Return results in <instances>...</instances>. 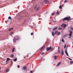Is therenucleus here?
Returning <instances> with one entry per match:
<instances>
[{
	"label": "nucleus",
	"instance_id": "nucleus-1",
	"mask_svg": "<svg viewBox=\"0 0 73 73\" xmlns=\"http://www.w3.org/2000/svg\"><path fill=\"white\" fill-rule=\"evenodd\" d=\"M20 38V37L19 36H15L14 38V39H13V41L15 42H16V41L19 40V39Z\"/></svg>",
	"mask_w": 73,
	"mask_h": 73
},
{
	"label": "nucleus",
	"instance_id": "nucleus-2",
	"mask_svg": "<svg viewBox=\"0 0 73 73\" xmlns=\"http://www.w3.org/2000/svg\"><path fill=\"white\" fill-rule=\"evenodd\" d=\"M70 20V17H65L63 19V21H69Z\"/></svg>",
	"mask_w": 73,
	"mask_h": 73
},
{
	"label": "nucleus",
	"instance_id": "nucleus-3",
	"mask_svg": "<svg viewBox=\"0 0 73 73\" xmlns=\"http://www.w3.org/2000/svg\"><path fill=\"white\" fill-rule=\"evenodd\" d=\"M40 7H37V5L35 6V9H36V11H38L39 10Z\"/></svg>",
	"mask_w": 73,
	"mask_h": 73
},
{
	"label": "nucleus",
	"instance_id": "nucleus-4",
	"mask_svg": "<svg viewBox=\"0 0 73 73\" xmlns=\"http://www.w3.org/2000/svg\"><path fill=\"white\" fill-rule=\"evenodd\" d=\"M70 34H69V38H71L72 37V31H69Z\"/></svg>",
	"mask_w": 73,
	"mask_h": 73
},
{
	"label": "nucleus",
	"instance_id": "nucleus-5",
	"mask_svg": "<svg viewBox=\"0 0 73 73\" xmlns=\"http://www.w3.org/2000/svg\"><path fill=\"white\" fill-rule=\"evenodd\" d=\"M61 27H64V28H65V27H66V25L64 23H63L61 25Z\"/></svg>",
	"mask_w": 73,
	"mask_h": 73
},
{
	"label": "nucleus",
	"instance_id": "nucleus-6",
	"mask_svg": "<svg viewBox=\"0 0 73 73\" xmlns=\"http://www.w3.org/2000/svg\"><path fill=\"white\" fill-rule=\"evenodd\" d=\"M45 46L44 45L43 46H42V47L41 48V49H40V51H42V50H44L45 48Z\"/></svg>",
	"mask_w": 73,
	"mask_h": 73
},
{
	"label": "nucleus",
	"instance_id": "nucleus-7",
	"mask_svg": "<svg viewBox=\"0 0 73 73\" xmlns=\"http://www.w3.org/2000/svg\"><path fill=\"white\" fill-rule=\"evenodd\" d=\"M51 49V46H50L49 48V47H47L46 48V50L47 51H48L50 49Z\"/></svg>",
	"mask_w": 73,
	"mask_h": 73
},
{
	"label": "nucleus",
	"instance_id": "nucleus-8",
	"mask_svg": "<svg viewBox=\"0 0 73 73\" xmlns=\"http://www.w3.org/2000/svg\"><path fill=\"white\" fill-rule=\"evenodd\" d=\"M44 2L45 3L47 4L48 3V1L47 0H45L44 1Z\"/></svg>",
	"mask_w": 73,
	"mask_h": 73
},
{
	"label": "nucleus",
	"instance_id": "nucleus-9",
	"mask_svg": "<svg viewBox=\"0 0 73 73\" xmlns=\"http://www.w3.org/2000/svg\"><path fill=\"white\" fill-rule=\"evenodd\" d=\"M57 28H58L57 27H55L53 29H52L53 31H54L56 30H57Z\"/></svg>",
	"mask_w": 73,
	"mask_h": 73
},
{
	"label": "nucleus",
	"instance_id": "nucleus-10",
	"mask_svg": "<svg viewBox=\"0 0 73 73\" xmlns=\"http://www.w3.org/2000/svg\"><path fill=\"white\" fill-rule=\"evenodd\" d=\"M23 69L24 70H27V67L26 66H24L23 67Z\"/></svg>",
	"mask_w": 73,
	"mask_h": 73
},
{
	"label": "nucleus",
	"instance_id": "nucleus-11",
	"mask_svg": "<svg viewBox=\"0 0 73 73\" xmlns=\"http://www.w3.org/2000/svg\"><path fill=\"white\" fill-rule=\"evenodd\" d=\"M60 64H61L60 62L58 63L57 64L56 67L58 66Z\"/></svg>",
	"mask_w": 73,
	"mask_h": 73
},
{
	"label": "nucleus",
	"instance_id": "nucleus-12",
	"mask_svg": "<svg viewBox=\"0 0 73 73\" xmlns=\"http://www.w3.org/2000/svg\"><path fill=\"white\" fill-rule=\"evenodd\" d=\"M52 36H55V33H54V32H52Z\"/></svg>",
	"mask_w": 73,
	"mask_h": 73
},
{
	"label": "nucleus",
	"instance_id": "nucleus-13",
	"mask_svg": "<svg viewBox=\"0 0 73 73\" xmlns=\"http://www.w3.org/2000/svg\"><path fill=\"white\" fill-rule=\"evenodd\" d=\"M65 53L66 55H67V56H68V52H67V51L66 50H65Z\"/></svg>",
	"mask_w": 73,
	"mask_h": 73
},
{
	"label": "nucleus",
	"instance_id": "nucleus-14",
	"mask_svg": "<svg viewBox=\"0 0 73 73\" xmlns=\"http://www.w3.org/2000/svg\"><path fill=\"white\" fill-rule=\"evenodd\" d=\"M13 29V28H10V29H9V31H11Z\"/></svg>",
	"mask_w": 73,
	"mask_h": 73
},
{
	"label": "nucleus",
	"instance_id": "nucleus-15",
	"mask_svg": "<svg viewBox=\"0 0 73 73\" xmlns=\"http://www.w3.org/2000/svg\"><path fill=\"white\" fill-rule=\"evenodd\" d=\"M14 55H13V54H11L10 55V57L13 58V57H14Z\"/></svg>",
	"mask_w": 73,
	"mask_h": 73
},
{
	"label": "nucleus",
	"instance_id": "nucleus-16",
	"mask_svg": "<svg viewBox=\"0 0 73 73\" xmlns=\"http://www.w3.org/2000/svg\"><path fill=\"white\" fill-rule=\"evenodd\" d=\"M57 56H54V59H55V60L57 59Z\"/></svg>",
	"mask_w": 73,
	"mask_h": 73
},
{
	"label": "nucleus",
	"instance_id": "nucleus-17",
	"mask_svg": "<svg viewBox=\"0 0 73 73\" xmlns=\"http://www.w3.org/2000/svg\"><path fill=\"white\" fill-rule=\"evenodd\" d=\"M15 50V48H13L12 51V52H13L15 51L14 50Z\"/></svg>",
	"mask_w": 73,
	"mask_h": 73
},
{
	"label": "nucleus",
	"instance_id": "nucleus-18",
	"mask_svg": "<svg viewBox=\"0 0 73 73\" xmlns=\"http://www.w3.org/2000/svg\"><path fill=\"white\" fill-rule=\"evenodd\" d=\"M9 60H10V59L9 58H7V59L6 60V62L9 61Z\"/></svg>",
	"mask_w": 73,
	"mask_h": 73
},
{
	"label": "nucleus",
	"instance_id": "nucleus-19",
	"mask_svg": "<svg viewBox=\"0 0 73 73\" xmlns=\"http://www.w3.org/2000/svg\"><path fill=\"white\" fill-rule=\"evenodd\" d=\"M61 54L62 56H63V55H64V51H63V50L62 51Z\"/></svg>",
	"mask_w": 73,
	"mask_h": 73
},
{
	"label": "nucleus",
	"instance_id": "nucleus-20",
	"mask_svg": "<svg viewBox=\"0 0 73 73\" xmlns=\"http://www.w3.org/2000/svg\"><path fill=\"white\" fill-rule=\"evenodd\" d=\"M9 71V69H6V70H5V71H6V72H8Z\"/></svg>",
	"mask_w": 73,
	"mask_h": 73
},
{
	"label": "nucleus",
	"instance_id": "nucleus-21",
	"mask_svg": "<svg viewBox=\"0 0 73 73\" xmlns=\"http://www.w3.org/2000/svg\"><path fill=\"white\" fill-rule=\"evenodd\" d=\"M8 19L10 20H12L11 18V17H8Z\"/></svg>",
	"mask_w": 73,
	"mask_h": 73
},
{
	"label": "nucleus",
	"instance_id": "nucleus-22",
	"mask_svg": "<svg viewBox=\"0 0 73 73\" xmlns=\"http://www.w3.org/2000/svg\"><path fill=\"white\" fill-rule=\"evenodd\" d=\"M60 32H59L58 33L57 35L59 36L60 35Z\"/></svg>",
	"mask_w": 73,
	"mask_h": 73
},
{
	"label": "nucleus",
	"instance_id": "nucleus-23",
	"mask_svg": "<svg viewBox=\"0 0 73 73\" xmlns=\"http://www.w3.org/2000/svg\"><path fill=\"white\" fill-rule=\"evenodd\" d=\"M58 33V31H55V34H56L57 33Z\"/></svg>",
	"mask_w": 73,
	"mask_h": 73
},
{
	"label": "nucleus",
	"instance_id": "nucleus-24",
	"mask_svg": "<svg viewBox=\"0 0 73 73\" xmlns=\"http://www.w3.org/2000/svg\"><path fill=\"white\" fill-rule=\"evenodd\" d=\"M67 36V35H64V36H63V38H64L65 37H66Z\"/></svg>",
	"mask_w": 73,
	"mask_h": 73
},
{
	"label": "nucleus",
	"instance_id": "nucleus-25",
	"mask_svg": "<svg viewBox=\"0 0 73 73\" xmlns=\"http://www.w3.org/2000/svg\"><path fill=\"white\" fill-rule=\"evenodd\" d=\"M61 8H62V6L60 5V7H59V9H61Z\"/></svg>",
	"mask_w": 73,
	"mask_h": 73
},
{
	"label": "nucleus",
	"instance_id": "nucleus-26",
	"mask_svg": "<svg viewBox=\"0 0 73 73\" xmlns=\"http://www.w3.org/2000/svg\"><path fill=\"white\" fill-rule=\"evenodd\" d=\"M73 64V61H70V64Z\"/></svg>",
	"mask_w": 73,
	"mask_h": 73
},
{
	"label": "nucleus",
	"instance_id": "nucleus-27",
	"mask_svg": "<svg viewBox=\"0 0 73 73\" xmlns=\"http://www.w3.org/2000/svg\"><path fill=\"white\" fill-rule=\"evenodd\" d=\"M17 61V59H16V58L14 59V61L15 62V61Z\"/></svg>",
	"mask_w": 73,
	"mask_h": 73
},
{
	"label": "nucleus",
	"instance_id": "nucleus-28",
	"mask_svg": "<svg viewBox=\"0 0 73 73\" xmlns=\"http://www.w3.org/2000/svg\"><path fill=\"white\" fill-rule=\"evenodd\" d=\"M62 28L60 27V28H59L58 30H62Z\"/></svg>",
	"mask_w": 73,
	"mask_h": 73
},
{
	"label": "nucleus",
	"instance_id": "nucleus-29",
	"mask_svg": "<svg viewBox=\"0 0 73 73\" xmlns=\"http://www.w3.org/2000/svg\"><path fill=\"white\" fill-rule=\"evenodd\" d=\"M69 59V60H72V59H71L70 58H69V57H67Z\"/></svg>",
	"mask_w": 73,
	"mask_h": 73
},
{
	"label": "nucleus",
	"instance_id": "nucleus-30",
	"mask_svg": "<svg viewBox=\"0 0 73 73\" xmlns=\"http://www.w3.org/2000/svg\"><path fill=\"white\" fill-rule=\"evenodd\" d=\"M14 33L12 32H11V33H10V35H12Z\"/></svg>",
	"mask_w": 73,
	"mask_h": 73
},
{
	"label": "nucleus",
	"instance_id": "nucleus-31",
	"mask_svg": "<svg viewBox=\"0 0 73 73\" xmlns=\"http://www.w3.org/2000/svg\"><path fill=\"white\" fill-rule=\"evenodd\" d=\"M66 44H64V48H66Z\"/></svg>",
	"mask_w": 73,
	"mask_h": 73
},
{
	"label": "nucleus",
	"instance_id": "nucleus-32",
	"mask_svg": "<svg viewBox=\"0 0 73 73\" xmlns=\"http://www.w3.org/2000/svg\"><path fill=\"white\" fill-rule=\"evenodd\" d=\"M70 28L72 31H73V28H72V27H71Z\"/></svg>",
	"mask_w": 73,
	"mask_h": 73
},
{
	"label": "nucleus",
	"instance_id": "nucleus-33",
	"mask_svg": "<svg viewBox=\"0 0 73 73\" xmlns=\"http://www.w3.org/2000/svg\"><path fill=\"white\" fill-rule=\"evenodd\" d=\"M57 14H59V12L58 11H57Z\"/></svg>",
	"mask_w": 73,
	"mask_h": 73
},
{
	"label": "nucleus",
	"instance_id": "nucleus-34",
	"mask_svg": "<svg viewBox=\"0 0 73 73\" xmlns=\"http://www.w3.org/2000/svg\"><path fill=\"white\" fill-rule=\"evenodd\" d=\"M44 52H42L41 53V55H43L44 54Z\"/></svg>",
	"mask_w": 73,
	"mask_h": 73
},
{
	"label": "nucleus",
	"instance_id": "nucleus-35",
	"mask_svg": "<svg viewBox=\"0 0 73 73\" xmlns=\"http://www.w3.org/2000/svg\"><path fill=\"white\" fill-rule=\"evenodd\" d=\"M60 52V50H58V53H59Z\"/></svg>",
	"mask_w": 73,
	"mask_h": 73
},
{
	"label": "nucleus",
	"instance_id": "nucleus-36",
	"mask_svg": "<svg viewBox=\"0 0 73 73\" xmlns=\"http://www.w3.org/2000/svg\"><path fill=\"white\" fill-rule=\"evenodd\" d=\"M54 13H52V14H51V15H52V16L54 15Z\"/></svg>",
	"mask_w": 73,
	"mask_h": 73
},
{
	"label": "nucleus",
	"instance_id": "nucleus-37",
	"mask_svg": "<svg viewBox=\"0 0 73 73\" xmlns=\"http://www.w3.org/2000/svg\"><path fill=\"white\" fill-rule=\"evenodd\" d=\"M62 42H64V40L63 39H62Z\"/></svg>",
	"mask_w": 73,
	"mask_h": 73
},
{
	"label": "nucleus",
	"instance_id": "nucleus-38",
	"mask_svg": "<svg viewBox=\"0 0 73 73\" xmlns=\"http://www.w3.org/2000/svg\"><path fill=\"white\" fill-rule=\"evenodd\" d=\"M20 67V66L19 65H18V66H17V68H19Z\"/></svg>",
	"mask_w": 73,
	"mask_h": 73
},
{
	"label": "nucleus",
	"instance_id": "nucleus-39",
	"mask_svg": "<svg viewBox=\"0 0 73 73\" xmlns=\"http://www.w3.org/2000/svg\"><path fill=\"white\" fill-rule=\"evenodd\" d=\"M33 33H31V35H33Z\"/></svg>",
	"mask_w": 73,
	"mask_h": 73
},
{
	"label": "nucleus",
	"instance_id": "nucleus-40",
	"mask_svg": "<svg viewBox=\"0 0 73 73\" xmlns=\"http://www.w3.org/2000/svg\"><path fill=\"white\" fill-rule=\"evenodd\" d=\"M67 2V1H64V3H66Z\"/></svg>",
	"mask_w": 73,
	"mask_h": 73
},
{
	"label": "nucleus",
	"instance_id": "nucleus-41",
	"mask_svg": "<svg viewBox=\"0 0 73 73\" xmlns=\"http://www.w3.org/2000/svg\"><path fill=\"white\" fill-rule=\"evenodd\" d=\"M60 48V47L59 46H58V49Z\"/></svg>",
	"mask_w": 73,
	"mask_h": 73
},
{
	"label": "nucleus",
	"instance_id": "nucleus-42",
	"mask_svg": "<svg viewBox=\"0 0 73 73\" xmlns=\"http://www.w3.org/2000/svg\"><path fill=\"white\" fill-rule=\"evenodd\" d=\"M31 73H32V71H31Z\"/></svg>",
	"mask_w": 73,
	"mask_h": 73
},
{
	"label": "nucleus",
	"instance_id": "nucleus-43",
	"mask_svg": "<svg viewBox=\"0 0 73 73\" xmlns=\"http://www.w3.org/2000/svg\"><path fill=\"white\" fill-rule=\"evenodd\" d=\"M28 55H27V56H26V57H28Z\"/></svg>",
	"mask_w": 73,
	"mask_h": 73
},
{
	"label": "nucleus",
	"instance_id": "nucleus-44",
	"mask_svg": "<svg viewBox=\"0 0 73 73\" xmlns=\"http://www.w3.org/2000/svg\"><path fill=\"white\" fill-rule=\"evenodd\" d=\"M53 49V48H52V47H51V49Z\"/></svg>",
	"mask_w": 73,
	"mask_h": 73
},
{
	"label": "nucleus",
	"instance_id": "nucleus-45",
	"mask_svg": "<svg viewBox=\"0 0 73 73\" xmlns=\"http://www.w3.org/2000/svg\"><path fill=\"white\" fill-rule=\"evenodd\" d=\"M43 3L42 2V4H43Z\"/></svg>",
	"mask_w": 73,
	"mask_h": 73
},
{
	"label": "nucleus",
	"instance_id": "nucleus-46",
	"mask_svg": "<svg viewBox=\"0 0 73 73\" xmlns=\"http://www.w3.org/2000/svg\"><path fill=\"white\" fill-rule=\"evenodd\" d=\"M23 17V16L21 17V18H22Z\"/></svg>",
	"mask_w": 73,
	"mask_h": 73
},
{
	"label": "nucleus",
	"instance_id": "nucleus-47",
	"mask_svg": "<svg viewBox=\"0 0 73 73\" xmlns=\"http://www.w3.org/2000/svg\"><path fill=\"white\" fill-rule=\"evenodd\" d=\"M72 44H73V42H72ZM72 47H73V46H72Z\"/></svg>",
	"mask_w": 73,
	"mask_h": 73
},
{
	"label": "nucleus",
	"instance_id": "nucleus-48",
	"mask_svg": "<svg viewBox=\"0 0 73 73\" xmlns=\"http://www.w3.org/2000/svg\"><path fill=\"white\" fill-rule=\"evenodd\" d=\"M8 21H9L8 20L7 21V22H8Z\"/></svg>",
	"mask_w": 73,
	"mask_h": 73
},
{
	"label": "nucleus",
	"instance_id": "nucleus-49",
	"mask_svg": "<svg viewBox=\"0 0 73 73\" xmlns=\"http://www.w3.org/2000/svg\"><path fill=\"white\" fill-rule=\"evenodd\" d=\"M30 54V53L28 54Z\"/></svg>",
	"mask_w": 73,
	"mask_h": 73
},
{
	"label": "nucleus",
	"instance_id": "nucleus-50",
	"mask_svg": "<svg viewBox=\"0 0 73 73\" xmlns=\"http://www.w3.org/2000/svg\"><path fill=\"white\" fill-rule=\"evenodd\" d=\"M67 49V48H66V49Z\"/></svg>",
	"mask_w": 73,
	"mask_h": 73
},
{
	"label": "nucleus",
	"instance_id": "nucleus-51",
	"mask_svg": "<svg viewBox=\"0 0 73 73\" xmlns=\"http://www.w3.org/2000/svg\"><path fill=\"white\" fill-rule=\"evenodd\" d=\"M1 69V67H0V69Z\"/></svg>",
	"mask_w": 73,
	"mask_h": 73
},
{
	"label": "nucleus",
	"instance_id": "nucleus-52",
	"mask_svg": "<svg viewBox=\"0 0 73 73\" xmlns=\"http://www.w3.org/2000/svg\"><path fill=\"white\" fill-rule=\"evenodd\" d=\"M26 58V57H24V58Z\"/></svg>",
	"mask_w": 73,
	"mask_h": 73
},
{
	"label": "nucleus",
	"instance_id": "nucleus-53",
	"mask_svg": "<svg viewBox=\"0 0 73 73\" xmlns=\"http://www.w3.org/2000/svg\"><path fill=\"white\" fill-rule=\"evenodd\" d=\"M20 19H21V18H20ZM21 19H20L19 20H20Z\"/></svg>",
	"mask_w": 73,
	"mask_h": 73
},
{
	"label": "nucleus",
	"instance_id": "nucleus-54",
	"mask_svg": "<svg viewBox=\"0 0 73 73\" xmlns=\"http://www.w3.org/2000/svg\"><path fill=\"white\" fill-rule=\"evenodd\" d=\"M42 59V58H41V59Z\"/></svg>",
	"mask_w": 73,
	"mask_h": 73
},
{
	"label": "nucleus",
	"instance_id": "nucleus-55",
	"mask_svg": "<svg viewBox=\"0 0 73 73\" xmlns=\"http://www.w3.org/2000/svg\"><path fill=\"white\" fill-rule=\"evenodd\" d=\"M72 38H73V36H72Z\"/></svg>",
	"mask_w": 73,
	"mask_h": 73
},
{
	"label": "nucleus",
	"instance_id": "nucleus-56",
	"mask_svg": "<svg viewBox=\"0 0 73 73\" xmlns=\"http://www.w3.org/2000/svg\"><path fill=\"white\" fill-rule=\"evenodd\" d=\"M53 50V49L52 50Z\"/></svg>",
	"mask_w": 73,
	"mask_h": 73
}]
</instances>
